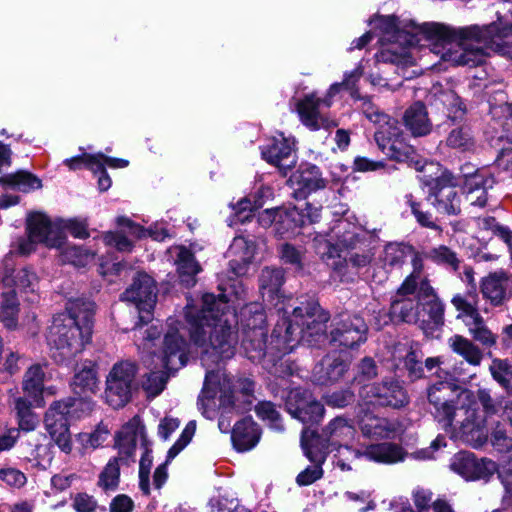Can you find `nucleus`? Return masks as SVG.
Instances as JSON below:
<instances>
[{"label":"nucleus","instance_id":"nucleus-1","mask_svg":"<svg viewBox=\"0 0 512 512\" xmlns=\"http://www.w3.org/2000/svg\"><path fill=\"white\" fill-rule=\"evenodd\" d=\"M415 34L427 40L440 42L442 59L456 65L470 67L482 64L491 53L512 58V44L504 41L512 35V22H492L488 25H470L452 28L439 23H425L414 28Z\"/></svg>","mask_w":512,"mask_h":512},{"label":"nucleus","instance_id":"nucleus-2","mask_svg":"<svg viewBox=\"0 0 512 512\" xmlns=\"http://www.w3.org/2000/svg\"><path fill=\"white\" fill-rule=\"evenodd\" d=\"M224 294L215 296L206 293L202 297V308H187L186 320L190 325L191 341L219 359H230L235 354L237 336L228 320L224 319L227 306Z\"/></svg>","mask_w":512,"mask_h":512},{"label":"nucleus","instance_id":"nucleus-3","mask_svg":"<svg viewBox=\"0 0 512 512\" xmlns=\"http://www.w3.org/2000/svg\"><path fill=\"white\" fill-rule=\"evenodd\" d=\"M94 311V302L78 298L68 301L66 312L54 316L48 343L55 362H70L90 343Z\"/></svg>","mask_w":512,"mask_h":512},{"label":"nucleus","instance_id":"nucleus-4","mask_svg":"<svg viewBox=\"0 0 512 512\" xmlns=\"http://www.w3.org/2000/svg\"><path fill=\"white\" fill-rule=\"evenodd\" d=\"M434 418L444 428L453 427L463 440L469 442L479 435L483 419L475 408V397L468 389H461L448 380L437 381L427 389Z\"/></svg>","mask_w":512,"mask_h":512},{"label":"nucleus","instance_id":"nucleus-5","mask_svg":"<svg viewBox=\"0 0 512 512\" xmlns=\"http://www.w3.org/2000/svg\"><path fill=\"white\" fill-rule=\"evenodd\" d=\"M329 320L328 312L324 311L314 300L302 303L293 309L292 318H284L272 331V343L282 353H290L296 344L306 342L316 345L326 339Z\"/></svg>","mask_w":512,"mask_h":512},{"label":"nucleus","instance_id":"nucleus-6","mask_svg":"<svg viewBox=\"0 0 512 512\" xmlns=\"http://www.w3.org/2000/svg\"><path fill=\"white\" fill-rule=\"evenodd\" d=\"M219 392V406L221 409H232L235 412L250 410L255 400V381L245 375L219 374L213 370L207 371L202 391L198 397V407L202 414L212 419L215 411L209 408Z\"/></svg>","mask_w":512,"mask_h":512},{"label":"nucleus","instance_id":"nucleus-7","mask_svg":"<svg viewBox=\"0 0 512 512\" xmlns=\"http://www.w3.org/2000/svg\"><path fill=\"white\" fill-rule=\"evenodd\" d=\"M362 112L369 121L378 126L374 139L383 154L397 162H415L416 151L406 142L398 120L381 111L366 98L363 99Z\"/></svg>","mask_w":512,"mask_h":512},{"label":"nucleus","instance_id":"nucleus-8","mask_svg":"<svg viewBox=\"0 0 512 512\" xmlns=\"http://www.w3.org/2000/svg\"><path fill=\"white\" fill-rule=\"evenodd\" d=\"M94 407L89 395L53 402L45 413L44 425L51 439L59 449L69 454L72 440L69 432V420L88 415Z\"/></svg>","mask_w":512,"mask_h":512},{"label":"nucleus","instance_id":"nucleus-9","mask_svg":"<svg viewBox=\"0 0 512 512\" xmlns=\"http://www.w3.org/2000/svg\"><path fill=\"white\" fill-rule=\"evenodd\" d=\"M137 366L131 361H119L110 369L105 381L106 403L114 408L128 404L135 389Z\"/></svg>","mask_w":512,"mask_h":512},{"label":"nucleus","instance_id":"nucleus-10","mask_svg":"<svg viewBox=\"0 0 512 512\" xmlns=\"http://www.w3.org/2000/svg\"><path fill=\"white\" fill-rule=\"evenodd\" d=\"M121 300L134 304L139 313L135 328L147 325L153 320V310L157 302L155 281L146 273H138L130 286L122 293Z\"/></svg>","mask_w":512,"mask_h":512},{"label":"nucleus","instance_id":"nucleus-11","mask_svg":"<svg viewBox=\"0 0 512 512\" xmlns=\"http://www.w3.org/2000/svg\"><path fill=\"white\" fill-rule=\"evenodd\" d=\"M401 284L396 293L391 298L389 312H379V317L383 319L378 323V328L393 323L417 324L419 322V289H403Z\"/></svg>","mask_w":512,"mask_h":512},{"label":"nucleus","instance_id":"nucleus-12","mask_svg":"<svg viewBox=\"0 0 512 512\" xmlns=\"http://www.w3.org/2000/svg\"><path fill=\"white\" fill-rule=\"evenodd\" d=\"M331 326L329 341L334 346L353 348L367 340L368 326L360 315L341 313Z\"/></svg>","mask_w":512,"mask_h":512},{"label":"nucleus","instance_id":"nucleus-13","mask_svg":"<svg viewBox=\"0 0 512 512\" xmlns=\"http://www.w3.org/2000/svg\"><path fill=\"white\" fill-rule=\"evenodd\" d=\"M287 412L303 424H318L324 417L325 408L312 393L304 388H294L282 396Z\"/></svg>","mask_w":512,"mask_h":512},{"label":"nucleus","instance_id":"nucleus-14","mask_svg":"<svg viewBox=\"0 0 512 512\" xmlns=\"http://www.w3.org/2000/svg\"><path fill=\"white\" fill-rule=\"evenodd\" d=\"M359 394L369 404L394 409L404 407L409 401L406 390L397 380L364 384L360 388Z\"/></svg>","mask_w":512,"mask_h":512},{"label":"nucleus","instance_id":"nucleus-15","mask_svg":"<svg viewBox=\"0 0 512 512\" xmlns=\"http://www.w3.org/2000/svg\"><path fill=\"white\" fill-rule=\"evenodd\" d=\"M427 202L441 214L458 215L461 212V195L451 173L444 172L434 180Z\"/></svg>","mask_w":512,"mask_h":512},{"label":"nucleus","instance_id":"nucleus-16","mask_svg":"<svg viewBox=\"0 0 512 512\" xmlns=\"http://www.w3.org/2000/svg\"><path fill=\"white\" fill-rule=\"evenodd\" d=\"M262 158L286 175L297 163L295 142L280 134L261 148Z\"/></svg>","mask_w":512,"mask_h":512},{"label":"nucleus","instance_id":"nucleus-17","mask_svg":"<svg viewBox=\"0 0 512 512\" xmlns=\"http://www.w3.org/2000/svg\"><path fill=\"white\" fill-rule=\"evenodd\" d=\"M27 230L34 241L50 248H61L65 244L66 235L62 231L59 220L51 221L43 213H33L27 220Z\"/></svg>","mask_w":512,"mask_h":512},{"label":"nucleus","instance_id":"nucleus-18","mask_svg":"<svg viewBox=\"0 0 512 512\" xmlns=\"http://www.w3.org/2000/svg\"><path fill=\"white\" fill-rule=\"evenodd\" d=\"M419 324L422 328L437 329L444 324L445 305L432 286L419 290Z\"/></svg>","mask_w":512,"mask_h":512},{"label":"nucleus","instance_id":"nucleus-19","mask_svg":"<svg viewBox=\"0 0 512 512\" xmlns=\"http://www.w3.org/2000/svg\"><path fill=\"white\" fill-rule=\"evenodd\" d=\"M451 468L466 479H487L496 471V463L478 459L473 453L462 451L454 456Z\"/></svg>","mask_w":512,"mask_h":512},{"label":"nucleus","instance_id":"nucleus-20","mask_svg":"<svg viewBox=\"0 0 512 512\" xmlns=\"http://www.w3.org/2000/svg\"><path fill=\"white\" fill-rule=\"evenodd\" d=\"M138 442L144 447V442H148V440L146 439L140 418L134 416L121 427L115 436L116 447L119 450V460L128 462L134 455Z\"/></svg>","mask_w":512,"mask_h":512},{"label":"nucleus","instance_id":"nucleus-21","mask_svg":"<svg viewBox=\"0 0 512 512\" xmlns=\"http://www.w3.org/2000/svg\"><path fill=\"white\" fill-rule=\"evenodd\" d=\"M330 106L328 99L317 98L314 94L305 95L303 99L297 103V112L303 125L310 130H319L321 128L328 129L336 126L334 121H330L320 111V106Z\"/></svg>","mask_w":512,"mask_h":512},{"label":"nucleus","instance_id":"nucleus-22","mask_svg":"<svg viewBox=\"0 0 512 512\" xmlns=\"http://www.w3.org/2000/svg\"><path fill=\"white\" fill-rule=\"evenodd\" d=\"M186 342L177 332H168L164 338V355H162V391L165 388L164 374L167 371L175 372L186 365Z\"/></svg>","mask_w":512,"mask_h":512},{"label":"nucleus","instance_id":"nucleus-23","mask_svg":"<svg viewBox=\"0 0 512 512\" xmlns=\"http://www.w3.org/2000/svg\"><path fill=\"white\" fill-rule=\"evenodd\" d=\"M336 237L339 252L342 250L354 251L362 246L372 245L374 238L369 232L349 223L340 221L332 230Z\"/></svg>","mask_w":512,"mask_h":512},{"label":"nucleus","instance_id":"nucleus-24","mask_svg":"<svg viewBox=\"0 0 512 512\" xmlns=\"http://www.w3.org/2000/svg\"><path fill=\"white\" fill-rule=\"evenodd\" d=\"M290 181L297 186L296 195L305 198L308 194L326 188L328 180L320 168L311 163L301 164Z\"/></svg>","mask_w":512,"mask_h":512},{"label":"nucleus","instance_id":"nucleus-25","mask_svg":"<svg viewBox=\"0 0 512 512\" xmlns=\"http://www.w3.org/2000/svg\"><path fill=\"white\" fill-rule=\"evenodd\" d=\"M260 223L268 225L274 223L275 231L283 236L287 233H293L296 228L306 225L305 215L296 207L285 210L265 211L260 218Z\"/></svg>","mask_w":512,"mask_h":512},{"label":"nucleus","instance_id":"nucleus-26","mask_svg":"<svg viewBox=\"0 0 512 512\" xmlns=\"http://www.w3.org/2000/svg\"><path fill=\"white\" fill-rule=\"evenodd\" d=\"M494 184V177L485 170L465 174L464 189L467 201L472 206L485 207L488 200L487 192Z\"/></svg>","mask_w":512,"mask_h":512},{"label":"nucleus","instance_id":"nucleus-27","mask_svg":"<svg viewBox=\"0 0 512 512\" xmlns=\"http://www.w3.org/2000/svg\"><path fill=\"white\" fill-rule=\"evenodd\" d=\"M166 255L177 266L182 284L192 287L196 283V275L201 271L194 254L184 246H174L167 250Z\"/></svg>","mask_w":512,"mask_h":512},{"label":"nucleus","instance_id":"nucleus-28","mask_svg":"<svg viewBox=\"0 0 512 512\" xmlns=\"http://www.w3.org/2000/svg\"><path fill=\"white\" fill-rule=\"evenodd\" d=\"M266 337L267 332L259 330L256 331V334L255 332H245L243 334L241 346L248 359L256 362L260 361L267 353H271L273 356L286 354L279 351L276 342L272 343V336L269 344H267Z\"/></svg>","mask_w":512,"mask_h":512},{"label":"nucleus","instance_id":"nucleus-29","mask_svg":"<svg viewBox=\"0 0 512 512\" xmlns=\"http://www.w3.org/2000/svg\"><path fill=\"white\" fill-rule=\"evenodd\" d=\"M301 447L305 456L313 464L323 465L329 453L336 448H332V444L321 432L317 434L308 429H304L301 434Z\"/></svg>","mask_w":512,"mask_h":512},{"label":"nucleus","instance_id":"nucleus-30","mask_svg":"<svg viewBox=\"0 0 512 512\" xmlns=\"http://www.w3.org/2000/svg\"><path fill=\"white\" fill-rule=\"evenodd\" d=\"M483 297L494 306L503 305L510 297V282L504 272L489 274L481 281Z\"/></svg>","mask_w":512,"mask_h":512},{"label":"nucleus","instance_id":"nucleus-31","mask_svg":"<svg viewBox=\"0 0 512 512\" xmlns=\"http://www.w3.org/2000/svg\"><path fill=\"white\" fill-rule=\"evenodd\" d=\"M349 364L340 357H324L312 371L313 382L329 385L338 382L348 371Z\"/></svg>","mask_w":512,"mask_h":512},{"label":"nucleus","instance_id":"nucleus-32","mask_svg":"<svg viewBox=\"0 0 512 512\" xmlns=\"http://www.w3.org/2000/svg\"><path fill=\"white\" fill-rule=\"evenodd\" d=\"M231 432L233 446L239 452L251 450L260 439V429L251 417L238 421Z\"/></svg>","mask_w":512,"mask_h":512},{"label":"nucleus","instance_id":"nucleus-33","mask_svg":"<svg viewBox=\"0 0 512 512\" xmlns=\"http://www.w3.org/2000/svg\"><path fill=\"white\" fill-rule=\"evenodd\" d=\"M141 361L146 368L155 367L160 363V328L157 324L147 327L142 332V339L138 344Z\"/></svg>","mask_w":512,"mask_h":512},{"label":"nucleus","instance_id":"nucleus-34","mask_svg":"<svg viewBox=\"0 0 512 512\" xmlns=\"http://www.w3.org/2000/svg\"><path fill=\"white\" fill-rule=\"evenodd\" d=\"M322 433L331 442L332 448L347 447L353 440L355 428L353 422L344 417H335L323 429Z\"/></svg>","mask_w":512,"mask_h":512},{"label":"nucleus","instance_id":"nucleus-35","mask_svg":"<svg viewBox=\"0 0 512 512\" xmlns=\"http://www.w3.org/2000/svg\"><path fill=\"white\" fill-rule=\"evenodd\" d=\"M72 387L79 396L96 394L99 390L97 365L91 360L84 361L73 377Z\"/></svg>","mask_w":512,"mask_h":512},{"label":"nucleus","instance_id":"nucleus-36","mask_svg":"<svg viewBox=\"0 0 512 512\" xmlns=\"http://www.w3.org/2000/svg\"><path fill=\"white\" fill-rule=\"evenodd\" d=\"M404 124L414 137L425 136L432 129L427 109L422 102H415L405 111Z\"/></svg>","mask_w":512,"mask_h":512},{"label":"nucleus","instance_id":"nucleus-37","mask_svg":"<svg viewBox=\"0 0 512 512\" xmlns=\"http://www.w3.org/2000/svg\"><path fill=\"white\" fill-rule=\"evenodd\" d=\"M452 305L458 311L457 319L481 322L478 309L479 295L475 289H467L465 293H458L451 299Z\"/></svg>","mask_w":512,"mask_h":512},{"label":"nucleus","instance_id":"nucleus-38","mask_svg":"<svg viewBox=\"0 0 512 512\" xmlns=\"http://www.w3.org/2000/svg\"><path fill=\"white\" fill-rule=\"evenodd\" d=\"M254 252L255 245L252 241H249L242 236L235 237L233 239L228 253L230 256H238L237 259H232L230 261V266L235 275L239 276L246 272L247 265L254 257Z\"/></svg>","mask_w":512,"mask_h":512},{"label":"nucleus","instance_id":"nucleus-39","mask_svg":"<svg viewBox=\"0 0 512 512\" xmlns=\"http://www.w3.org/2000/svg\"><path fill=\"white\" fill-rule=\"evenodd\" d=\"M433 97L434 104L437 107L441 105L449 119L453 121L463 119L466 113V107L455 91L451 89H435Z\"/></svg>","mask_w":512,"mask_h":512},{"label":"nucleus","instance_id":"nucleus-40","mask_svg":"<svg viewBox=\"0 0 512 512\" xmlns=\"http://www.w3.org/2000/svg\"><path fill=\"white\" fill-rule=\"evenodd\" d=\"M355 455L381 463H395L403 459L402 448L388 442L370 445L363 452L356 451Z\"/></svg>","mask_w":512,"mask_h":512},{"label":"nucleus","instance_id":"nucleus-41","mask_svg":"<svg viewBox=\"0 0 512 512\" xmlns=\"http://www.w3.org/2000/svg\"><path fill=\"white\" fill-rule=\"evenodd\" d=\"M284 281V270L282 268H263L259 276V288L263 298L272 301L275 297H279Z\"/></svg>","mask_w":512,"mask_h":512},{"label":"nucleus","instance_id":"nucleus-42","mask_svg":"<svg viewBox=\"0 0 512 512\" xmlns=\"http://www.w3.org/2000/svg\"><path fill=\"white\" fill-rule=\"evenodd\" d=\"M38 276L28 267L17 270H5L2 276V285L16 287L26 292H35L38 287Z\"/></svg>","mask_w":512,"mask_h":512},{"label":"nucleus","instance_id":"nucleus-43","mask_svg":"<svg viewBox=\"0 0 512 512\" xmlns=\"http://www.w3.org/2000/svg\"><path fill=\"white\" fill-rule=\"evenodd\" d=\"M411 257L412 272L404 279L403 289L418 288L419 290L432 286L430 280L424 271V260L426 258V251L420 252L413 248V253L409 255Z\"/></svg>","mask_w":512,"mask_h":512},{"label":"nucleus","instance_id":"nucleus-44","mask_svg":"<svg viewBox=\"0 0 512 512\" xmlns=\"http://www.w3.org/2000/svg\"><path fill=\"white\" fill-rule=\"evenodd\" d=\"M362 434L368 438H388L394 431V425L386 418L366 414L359 422Z\"/></svg>","mask_w":512,"mask_h":512},{"label":"nucleus","instance_id":"nucleus-45","mask_svg":"<svg viewBox=\"0 0 512 512\" xmlns=\"http://www.w3.org/2000/svg\"><path fill=\"white\" fill-rule=\"evenodd\" d=\"M477 400L482 407L483 414H481L479 412L476 400H475V408L477 410L478 415L483 419V424L480 427L479 436H478V434H475L474 439L470 440L469 442L481 441L482 438L485 436V434L483 432V428L485 427V425L487 423V418L498 414L502 408L504 409V406H502V403L500 401L495 400L491 396L490 392L487 389H479L477 391Z\"/></svg>","mask_w":512,"mask_h":512},{"label":"nucleus","instance_id":"nucleus-46","mask_svg":"<svg viewBox=\"0 0 512 512\" xmlns=\"http://www.w3.org/2000/svg\"><path fill=\"white\" fill-rule=\"evenodd\" d=\"M448 345L453 352L463 357L470 365L479 366L483 354L481 350L469 339L454 335L448 339Z\"/></svg>","mask_w":512,"mask_h":512},{"label":"nucleus","instance_id":"nucleus-47","mask_svg":"<svg viewBox=\"0 0 512 512\" xmlns=\"http://www.w3.org/2000/svg\"><path fill=\"white\" fill-rule=\"evenodd\" d=\"M241 326L245 332L266 331V315L258 304L247 305L241 311Z\"/></svg>","mask_w":512,"mask_h":512},{"label":"nucleus","instance_id":"nucleus-48","mask_svg":"<svg viewBox=\"0 0 512 512\" xmlns=\"http://www.w3.org/2000/svg\"><path fill=\"white\" fill-rule=\"evenodd\" d=\"M446 145L459 152H473L476 147L474 136L471 133L470 128L466 126H460L453 128L446 137Z\"/></svg>","mask_w":512,"mask_h":512},{"label":"nucleus","instance_id":"nucleus-49","mask_svg":"<svg viewBox=\"0 0 512 512\" xmlns=\"http://www.w3.org/2000/svg\"><path fill=\"white\" fill-rule=\"evenodd\" d=\"M19 301L15 290L2 293V302L0 306V321L8 329H13L18 323Z\"/></svg>","mask_w":512,"mask_h":512},{"label":"nucleus","instance_id":"nucleus-50","mask_svg":"<svg viewBox=\"0 0 512 512\" xmlns=\"http://www.w3.org/2000/svg\"><path fill=\"white\" fill-rule=\"evenodd\" d=\"M0 184L16 188L25 193L42 187L41 180L27 171H18L0 177Z\"/></svg>","mask_w":512,"mask_h":512},{"label":"nucleus","instance_id":"nucleus-51","mask_svg":"<svg viewBox=\"0 0 512 512\" xmlns=\"http://www.w3.org/2000/svg\"><path fill=\"white\" fill-rule=\"evenodd\" d=\"M44 371L41 365L31 366L25 373L23 390L35 401L42 395L44 389Z\"/></svg>","mask_w":512,"mask_h":512},{"label":"nucleus","instance_id":"nucleus-52","mask_svg":"<svg viewBox=\"0 0 512 512\" xmlns=\"http://www.w3.org/2000/svg\"><path fill=\"white\" fill-rule=\"evenodd\" d=\"M253 198L254 199L252 200L250 197H245L233 206L234 214L231 220L232 224H244L251 221L254 217V212L263 205V201L261 199H257L256 196Z\"/></svg>","mask_w":512,"mask_h":512},{"label":"nucleus","instance_id":"nucleus-53","mask_svg":"<svg viewBox=\"0 0 512 512\" xmlns=\"http://www.w3.org/2000/svg\"><path fill=\"white\" fill-rule=\"evenodd\" d=\"M426 258L452 271H457L460 266L457 254L445 245H440L426 251Z\"/></svg>","mask_w":512,"mask_h":512},{"label":"nucleus","instance_id":"nucleus-54","mask_svg":"<svg viewBox=\"0 0 512 512\" xmlns=\"http://www.w3.org/2000/svg\"><path fill=\"white\" fill-rule=\"evenodd\" d=\"M14 405L20 429L26 432L33 431L38 424V418L31 410V403L18 397L15 399Z\"/></svg>","mask_w":512,"mask_h":512},{"label":"nucleus","instance_id":"nucleus-55","mask_svg":"<svg viewBox=\"0 0 512 512\" xmlns=\"http://www.w3.org/2000/svg\"><path fill=\"white\" fill-rule=\"evenodd\" d=\"M411 253H413V246L411 245L389 243L384 249V264L390 267H400Z\"/></svg>","mask_w":512,"mask_h":512},{"label":"nucleus","instance_id":"nucleus-56","mask_svg":"<svg viewBox=\"0 0 512 512\" xmlns=\"http://www.w3.org/2000/svg\"><path fill=\"white\" fill-rule=\"evenodd\" d=\"M196 431V424L194 421H190L185 426L182 431L179 439L174 443V445L168 450L165 464L162 465V484L165 482L167 478V473L165 471V465H167L170 461H172L192 440Z\"/></svg>","mask_w":512,"mask_h":512},{"label":"nucleus","instance_id":"nucleus-57","mask_svg":"<svg viewBox=\"0 0 512 512\" xmlns=\"http://www.w3.org/2000/svg\"><path fill=\"white\" fill-rule=\"evenodd\" d=\"M406 198L407 203L411 208V212L419 225L432 230L441 231L440 226L436 223L433 215L426 208L425 203L414 200L412 195H408Z\"/></svg>","mask_w":512,"mask_h":512},{"label":"nucleus","instance_id":"nucleus-58","mask_svg":"<svg viewBox=\"0 0 512 512\" xmlns=\"http://www.w3.org/2000/svg\"><path fill=\"white\" fill-rule=\"evenodd\" d=\"M118 459H111L99 475L98 486L104 492L114 491L118 487L120 476Z\"/></svg>","mask_w":512,"mask_h":512},{"label":"nucleus","instance_id":"nucleus-59","mask_svg":"<svg viewBox=\"0 0 512 512\" xmlns=\"http://www.w3.org/2000/svg\"><path fill=\"white\" fill-rule=\"evenodd\" d=\"M144 452L139 462V487L141 491L148 495L150 493V472L153 466V457L149 442H144Z\"/></svg>","mask_w":512,"mask_h":512},{"label":"nucleus","instance_id":"nucleus-60","mask_svg":"<svg viewBox=\"0 0 512 512\" xmlns=\"http://www.w3.org/2000/svg\"><path fill=\"white\" fill-rule=\"evenodd\" d=\"M493 378L506 390L508 395H512V365L505 360L495 359L490 366Z\"/></svg>","mask_w":512,"mask_h":512},{"label":"nucleus","instance_id":"nucleus-61","mask_svg":"<svg viewBox=\"0 0 512 512\" xmlns=\"http://www.w3.org/2000/svg\"><path fill=\"white\" fill-rule=\"evenodd\" d=\"M335 235H322L318 234L313 239V245L315 251L318 255H320L323 259H334L336 257L340 258V252L337 246V241L333 243Z\"/></svg>","mask_w":512,"mask_h":512},{"label":"nucleus","instance_id":"nucleus-62","mask_svg":"<svg viewBox=\"0 0 512 512\" xmlns=\"http://www.w3.org/2000/svg\"><path fill=\"white\" fill-rule=\"evenodd\" d=\"M378 375V367L371 357H364L355 367L353 382L364 384Z\"/></svg>","mask_w":512,"mask_h":512},{"label":"nucleus","instance_id":"nucleus-63","mask_svg":"<svg viewBox=\"0 0 512 512\" xmlns=\"http://www.w3.org/2000/svg\"><path fill=\"white\" fill-rule=\"evenodd\" d=\"M469 332L473 339L480 342L484 346L491 347L496 343L495 335L487 328L484 324L483 317L481 316V322L479 321H466Z\"/></svg>","mask_w":512,"mask_h":512},{"label":"nucleus","instance_id":"nucleus-64","mask_svg":"<svg viewBox=\"0 0 512 512\" xmlns=\"http://www.w3.org/2000/svg\"><path fill=\"white\" fill-rule=\"evenodd\" d=\"M255 412L262 420L269 421L275 429H281V415L270 401H261L255 406Z\"/></svg>","mask_w":512,"mask_h":512}]
</instances>
